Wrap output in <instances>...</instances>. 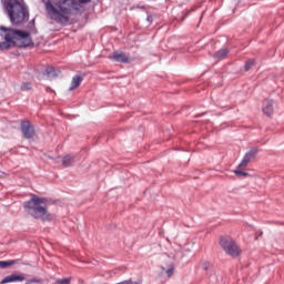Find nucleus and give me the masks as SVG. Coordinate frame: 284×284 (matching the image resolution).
<instances>
[{"mask_svg":"<svg viewBox=\"0 0 284 284\" xmlns=\"http://www.w3.org/2000/svg\"><path fill=\"white\" fill-rule=\"evenodd\" d=\"M20 130L23 139H27L28 141L37 136V131L34 130V125H32V122H30L29 120H21Z\"/></svg>","mask_w":284,"mask_h":284,"instance_id":"6","label":"nucleus"},{"mask_svg":"<svg viewBox=\"0 0 284 284\" xmlns=\"http://www.w3.org/2000/svg\"><path fill=\"white\" fill-rule=\"evenodd\" d=\"M220 247H222V250H224L229 256H232L233 258L241 255V248H239V245L231 236H222L220 239Z\"/></svg>","mask_w":284,"mask_h":284,"instance_id":"5","label":"nucleus"},{"mask_svg":"<svg viewBox=\"0 0 284 284\" xmlns=\"http://www.w3.org/2000/svg\"><path fill=\"white\" fill-rule=\"evenodd\" d=\"M227 54H230V50L221 49L214 54V59H224V57H227Z\"/></svg>","mask_w":284,"mask_h":284,"instance_id":"14","label":"nucleus"},{"mask_svg":"<svg viewBox=\"0 0 284 284\" xmlns=\"http://www.w3.org/2000/svg\"><path fill=\"white\" fill-rule=\"evenodd\" d=\"M32 283H43V280L39 277H33L31 280H28L26 284H32Z\"/></svg>","mask_w":284,"mask_h":284,"instance_id":"22","label":"nucleus"},{"mask_svg":"<svg viewBox=\"0 0 284 284\" xmlns=\"http://www.w3.org/2000/svg\"><path fill=\"white\" fill-rule=\"evenodd\" d=\"M45 92H54V90H52V88H50V87H47Z\"/></svg>","mask_w":284,"mask_h":284,"instance_id":"24","label":"nucleus"},{"mask_svg":"<svg viewBox=\"0 0 284 284\" xmlns=\"http://www.w3.org/2000/svg\"><path fill=\"white\" fill-rule=\"evenodd\" d=\"M19 264V260L0 261V268L6 270L12 265Z\"/></svg>","mask_w":284,"mask_h":284,"instance_id":"13","label":"nucleus"},{"mask_svg":"<svg viewBox=\"0 0 284 284\" xmlns=\"http://www.w3.org/2000/svg\"><path fill=\"white\" fill-rule=\"evenodd\" d=\"M26 281V274H19L17 272L12 273L11 275L6 276L1 284H8V283H23Z\"/></svg>","mask_w":284,"mask_h":284,"instance_id":"9","label":"nucleus"},{"mask_svg":"<svg viewBox=\"0 0 284 284\" xmlns=\"http://www.w3.org/2000/svg\"><path fill=\"white\" fill-rule=\"evenodd\" d=\"M281 225H284V223H281Z\"/></svg>","mask_w":284,"mask_h":284,"instance_id":"28","label":"nucleus"},{"mask_svg":"<svg viewBox=\"0 0 284 284\" xmlns=\"http://www.w3.org/2000/svg\"><path fill=\"white\" fill-rule=\"evenodd\" d=\"M20 90H21L22 92L32 90V83H30V82H24V83H22V85L20 87Z\"/></svg>","mask_w":284,"mask_h":284,"instance_id":"18","label":"nucleus"},{"mask_svg":"<svg viewBox=\"0 0 284 284\" xmlns=\"http://www.w3.org/2000/svg\"><path fill=\"white\" fill-rule=\"evenodd\" d=\"M72 283V277L58 278L55 284H70Z\"/></svg>","mask_w":284,"mask_h":284,"instance_id":"19","label":"nucleus"},{"mask_svg":"<svg viewBox=\"0 0 284 284\" xmlns=\"http://www.w3.org/2000/svg\"><path fill=\"white\" fill-rule=\"evenodd\" d=\"M257 154H258V149L252 148L250 151H247L244 154V156H243L241 163L237 165V168H247V165H250V162L254 161V159H256Z\"/></svg>","mask_w":284,"mask_h":284,"instance_id":"7","label":"nucleus"},{"mask_svg":"<svg viewBox=\"0 0 284 284\" xmlns=\"http://www.w3.org/2000/svg\"><path fill=\"white\" fill-rule=\"evenodd\" d=\"M0 37L2 39L0 41V52L12 50V48H30V45H34V41H32V37L28 31L0 26Z\"/></svg>","mask_w":284,"mask_h":284,"instance_id":"1","label":"nucleus"},{"mask_svg":"<svg viewBox=\"0 0 284 284\" xmlns=\"http://www.w3.org/2000/svg\"><path fill=\"white\" fill-rule=\"evenodd\" d=\"M74 159H77V156L74 155H65L63 159H62V165L63 168H72V165L74 164Z\"/></svg>","mask_w":284,"mask_h":284,"instance_id":"12","label":"nucleus"},{"mask_svg":"<svg viewBox=\"0 0 284 284\" xmlns=\"http://www.w3.org/2000/svg\"><path fill=\"white\" fill-rule=\"evenodd\" d=\"M27 28L37 34V26H36V19H32L31 21L28 22Z\"/></svg>","mask_w":284,"mask_h":284,"instance_id":"17","label":"nucleus"},{"mask_svg":"<svg viewBox=\"0 0 284 284\" xmlns=\"http://www.w3.org/2000/svg\"><path fill=\"white\" fill-rule=\"evenodd\" d=\"M81 83H83V75H74L72 78L71 85H70L69 90L71 92H72V90H77V88H79V85H81Z\"/></svg>","mask_w":284,"mask_h":284,"instance_id":"11","label":"nucleus"},{"mask_svg":"<svg viewBox=\"0 0 284 284\" xmlns=\"http://www.w3.org/2000/svg\"><path fill=\"white\" fill-rule=\"evenodd\" d=\"M6 10L13 26H23L30 21V9L23 1L8 0Z\"/></svg>","mask_w":284,"mask_h":284,"instance_id":"3","label":"nucleus"},{"mask_svg":"<svg viewBox=\"0 0 284 284\" xmlns=\"http://www.w3.org/2000/svg\"><path fill=\"white\" fill-rule=\"evenodd\" d=\"M191 12H192L191 10L186 11V13H185V16H184V19H185L187 16H190Z\"/></svg>","mask_w":284,"mask_h":284,"instance_id":"25","label":"nucleus"},{"mask_svg":"<svg viewBox=\"0 0 284 284\" xmlns=\"http://www.w3.org/2000/svg\"><path fill=\"white\" fill-rule=\"evenodd\" d=\"M43 203H45L44 197L32 195L29 201L23 203V207L27 214L38 221H52V214L48 212V206H41Z\"/></svg>","mask_w":284,"mask_h":284,"instance_id":"4","label":"nucleus"},{"mask_svg":"<svg viewBox=\"0 0 284 284\" xmlns=\"http://www.w3.org/2000/svg\"><path fill=\"white\" fill-rule=\"evenodd\" d=\"M109 59L111 61H115L116 63H130V55L122 51H114L111 55H109Z\"/></svg>","mask_w":284,"mask_h":284,"instance_id":"8","label":"nucleus"},{"mask_svg":"<svg viewBox=\"0 0 284 284\" xmlns=\"http://www.w3.org/2000/svg\"><path fill=\"white\" fill-rule=\"evenodd\" d=\"M173 274H174V267H170L166 270V275L169 276V278L172 277Z\"/></svg>","mask_w":284,"mask_h":284,"instance_id":"23","label":"nucleus"},{"mask_svg":"<svg viewBox=\"0 0 284 284\" xmlns=\"http://www.w3.org/2000/svg\"><path fill=\"white\" fill-rule=\"evenodd\" d=\"M236 176H250V173L245 171H241V168H237L236 170L233 171Z\"/></svg>","mask_w":284,"mask_h":284,"instance_id":"20","label":"nucleus"},{"mask_svg":"<svg viewBox=\"0 0 284 284\" xmlns=\"http://www.w3.org/2000/svg\"><path fill=\"white\" fill-rule=\"evenodd\" d=\"M148 21H150V17H148Z\"/></svg>","mask_w":284,"mask_h":284,"instance_id":"27","label":"nucleus"},{"mask_svg":"<svg viewBox=\"0 0 284 284\" xmlns=\"http://www.w3.org/2000/svg\"><path fill=\"white\" fill-rule=\"evenodd\" d=\"M254 63H256V60L250 59L244 63V70L245 72H250L252 70V67H254Z\"/></svg>","mask_w":284,"mask_h":284,"instance_id":"16","label":"nucleus"},{"mask_svg":"<svg viewBox=\"0 0 284 284\" xmlns=\"http://www.w3.org/2000/svg\"><path fill=\"white\" fill-rule=\"evenodd\" d=\"M148 21H150V17H148Z\"/></svg>","mask_w":284,"mask_h":284,"instance_id":"26","label":"nucleus"},{"mask_svg":"<svg viewBox=\"0 0 284 284\" xmlns=\"http://www.w3.org/2000/svg\"><path fill=\"white\" fill-rule=\"evenodd\" d=\"M85 6L92 3V0H58L54 3L48 0L45 10L52 21L55 23H68L72 10H78L77 6Z\"/></svg>","mask_w":284,"mask_h":284,"instance_id":"2","label":"nucleus"},{"mask_svg":"<svg viewBox=\"0 0 284 284\" xmlns=\"http://www.w3.org/2000/svg\"><path fill=\"white\" fill-rule=\"evenodd\" d=\"M44 74L52 78L58 77L57 69L54 67H48L44 71Z\"/></svg>","mask_w":284,"mask_h":284,"instance_id":"15","label":"nucleus"},{"mask_svg":"<svg viewBox=\"0 0 284 284\" xmlns=\"http://www.w3.org/2000/svg\"><path fill=\"white\" fill-rule=\"evenodd\" d=\"M200 267L204 271L207 272V270H210V262L204 261L200 263Z\"/></svg>","mask_w":284,"mask_h":284,"instance_id":"21","label":"nucleus"},{"mask_svg":"<svg viewBox=\"0 0 284 284\" xmlns=\"http://www.w3.org/2000/svg\"><path fill=\"white\" fill-rule=\"evenodd\" d=\"M262 110L265 116H271L274 114V102L270 99L264 100Z\"/></svg>","mask_w":284,"mask_h":284,"instance_id":"10","label":"nucleus"}]
</instances>
